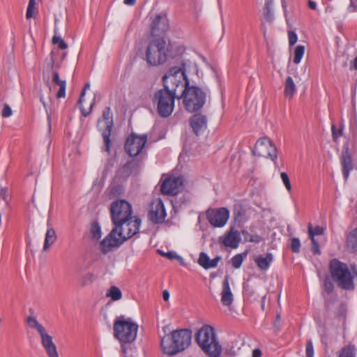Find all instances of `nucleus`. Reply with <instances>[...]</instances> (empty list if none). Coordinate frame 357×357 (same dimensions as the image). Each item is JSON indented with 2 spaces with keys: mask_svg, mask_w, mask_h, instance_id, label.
<instances>
[{
  "mask_svg": "<svg viewBox=\"0 0 357 357\" xmlns=\"http://www.w3.org/2000/svg\"><path fill=\"white\" fill-rule=\"evenodd\" d=\"M114 227L102 241L101 250L103 253L109 252L113 248H117L123 242L138 234L141 219L138 217L114 223Z\"/></svg>",
  "mask_w": 357,
  "mask_h": 357,
  "instance_id": "1",
  "label": "nucleus"
},
{
  "mask_svg": "<svg viewBox=\"0 0 357 357\" xmlns=\"http://www.w3.org/2000/svg\"><path fill=\"white\" fill-rule=\"evenodd\" d=\"M192 334L188 329L172 331L162 337L160 347L163 354L174 356L184 351L191 343Z\"/></svg>",
  "mask_w": 357,
  "mask_h": 357,
  "instance_id": "2",
  "label": "nucleus"
},
{
  "mask_svg": "<svg viewBox=\"0 0 357 357\" xmlns=\"http://www.w3.org/2000/svg\"><path fill=\"white\" fill-rule=\"evenodd\" d=\"M330 272L333 282L339 287L345 290L354 289V281L357 277V272L354 269H350L346 264L333 259L330 263Z\"/></svg>",
  "mask_w": 357,
  "mask_h": 357,
  "instance_id": "3",
  "label": "nucleus"
},
{
  "mask_svg": "<svg viewBox=\"0 0 357 357\" xmlns=\"http://www.w3.org/2000/svg\"><path fill=\"white\" fill-rule=\"evenodd\" d=\"M196 341L202 350L210 357H219L220 356L222 347L212 326H203L196 334Z\"/></svg>",
  "mask_w": 357,
  "mask_h": 357,
  "instance_id": "4",
  "label": "nucleus"
},
{
  "mask_svg": "<svg viewBox=\"0 0 357 357\" xmlns=\"http://www.w3.org/2000/svg\"><path fill=\"white\" fill-rule=\"evenodd\" d=\"M208 91L197 86H190L189 81L185 82V88L182 91L183 103L187 111L195 112L204 105Z\"/></svg>",
  "mask_w": 357,
  "mask_h": 357,
  "instance_id": "5",
  "label": "nucleus"
},
{
  "mask_svg": "<svg viewBox=\"0 0 357 357\" xmlns=\"http://www.w3.org/2000/svg\"><path fill=\"white\" fill-rule=\"evenodd\" d=\"M114 336L122 344L131 343L137 337L138 325L123 315L117 317L113 324Z\"/></svg>",
  "mask_w": 357,
  "mask_h": 357,
  "instance_id": "6",
  "label": "nucleus"
},
{
  "mask_svg": "<svg viewBox=\"0 0 357 357\" xmlns=\"http://www.w3.org/2000/svg\"><path fill=\"white\" fill-rule=\"evenodd\" d=\"M185 67L186 63L182 61L169 69L162 78L164 89L176 94L178 88H185V82L188 81L185 73Z\"/></svg>",
  "mask_w": 357,
  "mask_h": 357,
  "instance_id": "7",
  "label": "nucleus"
},
{
  "mask_svg": "<svg viewBox=\"0 0 357 357\" xmlns=\"http://www.w3.org/2000/svg\"><path fill=\"white\" fill-rule=\"evenodd\" d=\"M168 45L162 37H154L146 47V60L151 66H158L166 61Z\"/></svg>",
  "mask_w": 357,
  "mask_h": 357,
  "instance_id": "8",
  "label": "nucleus"
},
{
  "mask_svg": "<svg viewBox=\"0 0 357 357\" xmlns=\"http://www.w3.org/2000/svg\"><path fill=\"white\" fill-rule=\"evenodd\" d=\"M176 94L165 89H160L154 94L153 102L157 103L158 114L162 117L169 116L174 110Z\"/></svg>",
  "mask_w": 357,
  "mask_h": 357,
  "instance_id": "9",
  "label": "nucleus"
},
{
  "mask_svg": "<svg viewBox=\"0 0 357 357\" xmlns=\"http://www.w3.org/2000/svg\"><path fill=\"white\" fill-rule=\"evenodd\" d=\"M109 210L113 224L136 217L132 215L131 204L124 199H117L112 202Z\"/></svg>",
  "mask_w": 357,
  "mask_h": 357,
  "instance_id": "10",
  "label": "nucleus"
},
{
  "mask_svg": "<svg viewBox=\"0 0 357 357\" xmlns=\"http://www.w3.org/2000/svg\"><path fill=\"white\" fill-rule=\"evenodd\" d=\"M98 127L102 132L105 151L109 152L110 149V135L113 127V115L110 107H106L102 112V116L98 121Z\"/></svg>",
  "mask_w": 357,
  "mask_h": 357,
  "instance_id": "11",
  "label": "nucleus"
},
{
  "mask_svg": "<svg viewBox=\"0 0 357 357\" xmlns=\"http://www.w3.org/2000/svg\"><path fill=\"white\" fill-rule=\"evenodd\" d=\"M253 153L256 155L275 160L278 157L277 148L268 137L259 139L255 146Z\"/></svg>",
  "mask_w": 357,
  "mask_h": 357,
  "instance_id": "12",
  "label": "nucleus"
},
{
  "mask_svg": "<svg viewBox=\"0 0 357 357\" xmlns=\"http://www.w3.org/2000/svg\"><path fill=\"white\" fill-rule=\"evenodd\" d=\"M147 141L146 135L138 136L131 134L126 139L125 149L131 157L138 155L144 149Z\"/></svg>",
  "mask_w": 357,
  "mask_h": 357,
  "instance_id": "13",
  "label": "nucleus"
},
{
  "mask_svg": "<svg viewBox=\"0 0 357 357\" xmlns=\"http://www.w3.org/2000/svg\"><path fill=\"white\" fill-rule=\"evenodd\" d=\"M229 211L226 208H211L206 211V218L209 223L215 227H222L227 222Z\"/></svg>",
  "mask_w": 357,
  "mask_h": 357,
  "instance_id": "14",
  "label": "nucleus"
},
{
  "mask_svg": "<svg viewBox=\"0 0 357 357\" xmlns=\"http://www.w3.org/2000/svg\"><path fill=\"white\" fill-rule=\"evenodd\" d=\"M166 211L162 201L160 198L153 199L149 206V218L154 224L163 222Z\"/></svg>",
  "mask_w": 357,
  "mask_h": 357,
  "instance_id": "15",
  "label": "nucleus"
},
{
  "mask_svg": "<svg viewBox=\"0 0 357 357\" xmlns=\"http://www.w3.org/2000/svg\"><path fill=\"white\" fill-rule=\"evenodd\" d=\"M183 187L181 177L169 176L165 178L160 186V191L163 195H175L178 194Z\"/></svg>",
  "mask_w": 357,
  "mask_h": 357,
  "instance_id": "16",
  "label": "nucleus"
},
{
  "mask_svg": "<svg viewBox=\"0 0 357 357\" xmlns=\"http://www.w3.org/2000/svg\"><path fill=\"white\" fill-rule=\"evenodd\" d=\"M241 241L240 233L238 230L231 228L223 236L219 238V242L232 249H236L238 247Z\"/></svg>",
  "mask_w": 357,
  "mask_h": 357,
  "instance_id": "17",
  "label": "nucleus"
},
{
  "mask_svg": "<svg viewBox=\"0 0 357 357\" xmlns=\"http://www.w3.org/2000/svg\"><path fill=\"white\" fill-rule=\"evenodd\" d=\"M189 121L193 132L197 135L205 130L207 128V119L206 116L202 114L193 115L190 119Z\"/></svg>",
  "mask_w": 357,
  "mask_h": 357,
  "instance_id": "18",
  "label": "nucleus"
},
{
  "mask_svg": "<svg viewBox=\"0 0 357 357\" xmlns=\"http://www.w3.org/2000/svg\"><path fill=\"white\" fill-rule=\"evenodd\" d=\"M167 28V20L160 15H157L153 20L151 24V34L153 38L161 37Z\"/></svg>",
  "mask_w": 357,
  "mask_h": 357,
  "instance_id": "19",
  "label": "nucleus"
},
{
  "mask_svg": "<svg viewBox=\"0 0 357 357\" xmlns=\"http://www.w3.org/2000/svg\"><path fill=\"white\" fill-rule=\"evenodd\" d=\"M41 344L49 357H59L56 347L53 342L52 337L45 333L40 336Z\"/></svg>",
  "mask_w": 357,
  "mask_h": 357,
  "instance_id": "20",
  "label": "nucleus"
},
{
  "mask_svg": "<svg viewBox=\"0 0 357 357\" xmlns=\"http://www.w3.org/2000/svg\"><path fill=\"white\" fill-rule=\"evenodd\" d=\"M221 291V302L225 306L230 305L234 300V296L229 287V276L226 275L222 282Z\"/></svg>",
  "mask_w": 357,
  "mask_h": 357,
  "instance_id": "21",
  "label": "nucleus"
},
{
  "mask_svg": "<svg viewBox=\"0 0 357 357\" xmlns=\"http://www.w3.org/2000/svg\"><path fill=\"white\" fill-rule=\"evenodd\" d=\"M52 83L54 85L59 86V90L56 94V97L59 98H64L66 97V82L61 79L57 71H53L52 75Z\"/></svg>",
  "mask_w": 357,
  "mask_h": 357,
  "instance_id": "22",
  "label": "nucleus"
},
{
  "mask_svg": "<svg viewBox=\"0 0 357 357\" xmlns=\"http://www.w3.org/2000/svg\"><path fill=\"white\" fill-rule=\"evenodd\" d=\"M220 257L218 256L213 259H210L208 256L204 252H201L198 259V264L204 269H209L215 268L218 266V261L220 260Z\"/></svg>",
  "mask_w": 357,
  "mask_h": 357,
  "instance_id": "23",
  "label": "nucleus"
},
{
  "mask_svg": "<svg viewBox=\"0 0 357 357\" xmlns=\"http://www.w3.org/2000/svg\"><path fill=\"white\" fill-rule=\"evenodd\" d=\"M273 260V256L270 252L266 253L265 256H257L254 259L255 264L261 271L268 270Z\"/></svg>",
  "mask_w": 357,
  "mask_h": 357,
  "instance_id": "24",
  "label": "nucleus"
},
{
  "mask_svg": "<svg viewBox=\"0 0 357 357\" xmlns=\"http://www.w3.org/2000/svg\"><path fill=\"white\" fill-rule=\"evenodd\" d=\"M341 165L342 167L344 177L345 179H347L349 175V172L353 169L352 159L347 151L342 153Z\"/></svg>",
  "mask_w": 357,
  "mask_h": 357,
  "instance_id": "25",
  "label": "nucleus"
},
{
  "mask_svg": "<svg viewBox=\"0 0 357 357\" xmlns=\"http://www.w3.org/2000/svg\"><path fill=\"white\" fill-rule=\"evenodd\" d=\"M284 86V94L286 98L291 100L296 92V86L291 77L289 76L286 78Z\"/></svg>",
  "mask_w": 357,
  "mask_h": 357,
  "instance_id": "26",
  "label": "nucleus"
},
{
  "mask_svg": "<svg viewBox=\"0 0 357 357\" xmlns=\"http://www.w3.org/2000/svg\"><path fill=\"white\" fill-rule=\"evenodd\" d=\"M47 84L49 86V91H48V96L47 97V99L45 98L44 95L40 93V100L43 105L46 112L47 114L48 117L50 116L49 111L51 112L52 110V98L50 96L51 91L53 88V85L50 84L49 81H47Z\"/></svg>",
  "mask_w": 357,
  "mask_h": 357,
  "instance_id": "27",
  "label": "nucleus"
},
{
  "mask_svg": "<svg viewBox=\"0 0 357 357\" xmlns=\"http://www.w3.org/2000/svg\"><path fill=\"white\" fill-rule=\"evenodd\" d=\"M56 238L57 237L54 229L52 227L49 226L45 234L43 250H48L50 247L55 243Z\"/></svg>",
  "mask_w": 357,
  "mask_h": 357,
  "instance_id": "28",
  "label": "nucleus"
},
{
  "mask_svg": "<svg viewBox=\"0 0 357 357\" xmlns=\"http://www.w3.org/2000/svg\"><path fill=\"white\" fill-rule=\"evenodd\" d=\"M26 323L30 328L36 330L40 336L47 333L44 326L40 324L34 317H28L26 319Z\"/></svg>",
  "mask_w": 357,
  "mask_h": 357,
  "instance_id": "29",
  "label": "nucleus"
},
{
  "mask_svg": "<svg viewBox=\"0 0 357 357\" xmlns=\"http://www.w3.org/2000/svg\"><path fill=\"white\" fill-rule=\"evenodd\" d=\"M90 87V84L89 83H87L86 84V85L84 86L82 93H81V96L79 99V101H78V104L79 105V107H80V109L82 111V115L84 116H87L92 111V109H93V107L94 105V101L90 105V107H89V109H84V107L82 106V102H83V100H84V96H85V93H86V91L89 89Z\"/></svg>",
  "mask_w": 357,
  "mask_h": 357,
  "instance_id": "30",
  "label": "nucleus"
},
{
  "mask_svg": "<svg viewBox=\"0 0 357 357\" xmlns=\"http://www.w3.org/2000/svg\"><path fill=\"white\" fill-rule=\"evenodd\" d=\"M347 246L354 250H357V228L352 230L347 238Z\"/></svg>",
  "mask_w": 357,
  "mask_h": 357,
  "instance_id": "31",
  "label": "nucleus"
},
{
  "mask_svg": "<svg viewBox=\"0 0 357 357\" xmlns=\"http://www.w3.org/2000/svg\"><path fill=\"white\" fill-rule=\"evenodd\" d=\"M337 357H356V347L352 344L343 347L338 352Z\"/></svg>",
  "mask_w": 357,
  "mask_h": 357,
  "instance_id": "32",
  "label": "nucleus"
},
{
  "mask_svg": "<svg viewBox=\"0 0 357 357\" xmlns=\"http://www.w3.org/2000/svg\"><path fill=\"white\" fill-rule=\"evenodd\" d=\"M273 0H265L263 12L265 19L268 22H271L273 20Z\"/></svg>",
  "mask_w": 357,
  "mask_h": 357,
  "instance_id": "33",
  "label": "nucleus"
},
{
  "mask_svg": "<svg viewBox=\"0 0 357 357\" xmlns=\"http://www.w3.org/2000/svg\"><path fill=\"white\" fill-rule=\"evenodd\" d=\"M106 296L110 297L113 301H119L121 298L122 294L119 288L112 286L107 291Z\"/></svg>",
  "mask_w": 357,
  "mask_h": 357,
  "instance_id": "34",
  "label": "nucleus"
},
{
  "mask_svg": "<svg viewBox=\"0 0 357 357\" xmlns=\"http://www.w3.org/2000/svg\"><path fill=\"white\" fill-rule=\"evenodd\" d=\"M96 280V275L92 273H87L82 276L79 282L82 287L91 284Z\"/></svg>",
  "mask_w": 357,
  "mask_h": 357,
  "instance_id": "35",
  "label": "nucleus"
},
{
  "mask_svg": "<svg viewBox=\"0 0 357 357\" xmlns=\"http://www.w3.org/2000/svg\"><path fill=\"white\" fill-rule=\"evenodd\" d=\"M158 252L162 255V256H164L166 258L169 259H176L179 261V263L181 264V265H185V261H184V259L178 256L175 252H164L161 250H158Z\"/></svg>",
  "mask_w": 357,
  "mask_h": 357,
  "instance_id": "36",
  "label": "nucleus"
},
{
  "mask_svg": "<svg viewBox=\"0 0 357 357\" xmlns=\"http://www.w3.org/2000/svg\"><path fill=\"white\" fill-rule=\"evenodd\" d=\"M305 52V47L303 45H298L294 50V63L298 64Z\"/></svg>",
  "mask_w": 357,
  "mask_h": 357,
  "instance_id": "37",
  "label": "nucleus"
},
{
  "mask_svg": "<svg viewBox=\"0 0 357 357\" xmlns=\"http://www.w3.org/2000/svg\"><path fill=\"white\" fill-rule=\"evenodd\" d=\"M36 0H29L26 13V18L27 20L31 19V17H35L36 13Z\"/></svg>",
  "mask_w": 357,
  "mask_h": 357,
  "instance_id": "38",
  "label": "nucleus"
},
{
  "mask_svg": "<svg viewBox=\"0 0 357 357\" xmlns=\"http://www.w3.org/2000/svg\"><path fill=\"white\" fill-rule=\"evenodd\" d=\"M92 238L95 240H99L101 237V229L98 224L93 225L91 229Z\"/></svg>",
  "mask_w": 357,
  "mask_h": 357,
  "instance_id": "39",
  "label": "nucleus"
},
{
  "mask_svg": "<svg viewBox=\"0 0 357 357\" xmlns=\"http://www.w3.org/2000/svg\"><path fill=\"white\" fill-rule=\"evenodd\" d=\"M280 178L287 189L290 192L291 191V184L289 178V176L286 172H282L280 174Z\"/></svg>",
  "mask_w": 357,
  "mask_h": 357,
  "instance_id": "40",
  "label": "nucleus"
},
{
  "mask_svg": "<svg viewBox=\"0 0 357 357\" xmlns=\"http://www.w3.org/2000/svg\"><path fill=\"white\" fill-rule=\"evenodd\" d=\"M243 234L245 235V239L247 241L252 243H259L261 241V238L259 235H253L249 234L248 232L244 231H243Z\"/></svg>",
  "mask_w": 357,
  "mask_h": 357,
  "instance_id": "41",
  "label": "nucleus"
},
{
  "mask_svg": "<svg viewBox=\"0 0 357 357\" xmlns=\"http://www.w3.org/2000/svg\"><path fill=\"white\" fill-rule=\"evenodd\" d=\"M243 261V258L241 255L238 254L234 256L231 258V264L232 266L235 268H238L241 267Z\"/></svg>",
  "mask_w": 357,
  "mask_h": 357,
  "instance_id": "42",
  "label": "nucleus"
},
{
  "mask_svg": "<svg viewBox=\"0 0 357 357\" xmlns=\"http://www.w3.org/2000/svg\"><path fill=\"white\" fill-rule=\"evenodd\" d=\"M52 42L54 44L58 45L59 47L61 50H66L68 47V45L59 36H54L52 38Z\"/></svg>",
  "mask_w": 357,
  "mask_h": 357,
  "instance_id": "43",
  "label": "nucleus"
},
{
  "mask_svg": "<svg viewBox=\"0 0 357 357\" xmlns=\"http://www.w3.org/2000/svg\"><path fill=\"white\" fill-rule=\"evenodd\" d=\"M301 243L298 238H293L291 241V249L294 252H298L300 251Z\"/></svg>",
  "mask_w": 357,
  "mask_h": 357,
  "instance_id": "44",
  "label": "nucleus"
},
{
  "mask_svg": "<svg viewBox=\"0 0 357 357\" xmlns=\"http://www.w3.org/2000/svg\"><path fill=\"white\" fill-rule=\"evenodd\" d=\"M12 114H13V111H12L10 107L8 105L5 104L3 106V110H2V114H1L3 118H8V117H10Z\"/></svg>",
  "mask_w": 357,
  "mask_h": 357,
  "instance_id": "45",
  "label": "nucleus"
},
{
  "mask_svg": "<svg viewBox=\"0 0 357 357\" xmlns=\"http://www.w3.org/2000/svg\"><path fill=\"white\" fill-rule=\"evenodd\" d=\"M288 37H289V45L292 46L297 42V35L296 33L293 31H289L288 32Z\"/></svg>",
  "mask_w": 357,
  "mask_h": 357,
  "instance_id": "46",
  "label": "nucleus"
},
{
  "mask_svg": "<svg viewBox=\"0 0 357 357\" xmlns=\"http://www.w3.org/2000/svg\"><path fill=\"white\" fill-rule=\"evenodd\" d=\"M314 349L311 340H309L306 344V356L313 357Z\"/></svg>",
  "mask_w": 357,
  "mask_h": 357,
  "instance_id": "47",
  "label": "nucleus"
},
{
  "mask_svg": "<svg viewBox=\"0 0 357 357\" xmlns=\"http://www.w3.org/2000/svg\"><path fill=\"white\" fill-rule=\"evenodd\" d=\"M308 235L312 241V245H319V243L316 241L314 236V232L312 231V225L310 223L308 225Z\"/></svg>",
  "mask_w": 357,
  "mask_h": 357,
  "instance_id": "48",
  "label": "nucleus"
},
{
  "mask_svg": "<svg viewBox=\"0 0 357 357\" xmlns=\"http://www.w3.org/2000/svg\"><path fill=\"white\" fill-rule=\"evenodd\" d=\"M331 130H332V135H333V138L335 141H336V139L342 135V130L339 129V130H337L336 129V127L335 125H333L332 127H331Z\"/></svg>",
  "mask_w": 357,
  "mask_h": 357,
  "instance_id": "49",
  "label": "nucleus"
},
{
  "mask_svg": "<svg viewBox=\"0 0 357 357\" xmlns=\"http://www.w3.org/2000/svg\"><path fill=\"white\" fill-rule=\"evenodd\" d=\"M0 197L4 201L5 205H7V190L6 188H1L0 192Z\"/></svg>",
  "mask_w": 357,
  "mask_h": 357,
  "instance_id": "50",
  "label": "nucleus"
},
{
  "mask_svg": "<svg viewBox=\"0 0 357 357\" xmlns=\"http://www.w3.org/2000/svg\"><path fill=\"white\" fill-rule=\"evenodd\" d=\"M314 236L315 235H322L324 233V229L321 227L317 226L314 229L312 228Z\"/></svg>",
  "mask_w": 357,
  "mask_h": 357,
  "instance_id": "51",
  "label": "nucleus"
},
{
  "mask_svg": "<svg viewBox=\"0 0 357 357\" xmlns=\"http://www.w3.org/2000/svg\"><path fill=\"white\" fill-rule=\"evenodd\" d=\"M333 289V285L330 281H326L324 283V289L328 293L332 292Z\"/></svg>",
  "mask_w": 357,
  "mask_h": 357,
  "instance_id": "52",
  "label": "nucleus"
},
{
  "mask_svg": "<svg viewBox=\"0 0 357 357\" xmlns=\"http://www.w3.org/2000/svg\"><path fill=\"white\" fill-rule=\"evenodd\" d=\"M351 3L349 6V10L350 12H354L356 10L357 8V3L354 2V0H350Z\"/></svg>",
  "mask_w": 357,
  "mask_h": 357,
  "instance_id": "53",
  "label": "nucleus"
},
{
  "mask_svg": "<svg viewBox=\"0 0 357 357\" xmlns=\"http://www.w3.org/2000/svg\"><path fill=\"white\" fill-rule=\"evenodd\" d=\"M308 7L310 9L315 10L317 9V3H316V2H314L312 0H308Z\"/></svg>",
  "mask_w": 357,
  "mask_h": 357,
  "instance_id": "54",
  "label": "nucleus"
},
{
  "mask_svg": "<svg viewBox=\"0 0 357 357\" xmlns=\"http://www.w3.org/2000/svg\"><path fill=\"white\" fill-rule=\"evenodd\" d=\"M261 351L259 349H255L252 351V357H261Z\"/></svg>",
  "mask_w": 357,
  "mask_h": 357,
  "instance_id": "55",
  "label": "nucleus"
},
{
  "mask_svg": "<svg viewBox=\"0 0 357 357\" xmlns=\"http://www.w3.org/2000/svg\"><path fill=\"white\" fill-rule=\"evenodd\" d=\"M312 252L314 253V254H318L319 255L321 253V251L319 250V245H312Z\"/></svg>",
  "mask_w": 357,
  "mask_h": 357,
  "instance_id": "56",
  "label": "nucleus"
},
{
  "mask_svg": "<svg viewBox=\"0 0 357 357\" xmlns=\"http://www.w3.org/2000/svg\"><path fill=\"white\" fill-rule=\"evenodd\" d=\"M162 298H163V299L165 301H167L169 300V294L168 291L164 290L162 291Z\"/></svg>",
  "mask_w": 357,
  "mask_h": 357,
  "instance_id": "57",
  "label": "nucleus"
},
{
  "mask_svg": "<svg viewBox=\"0 0 357 357\" xmlns=\"http://www.w3.org/2000/svg\"><path fill=\"white\" fill-rule=\"evenodd\" d=\"M136 0H124L123 2L126 5L132 6L135 3Z\"/></svg>",
  "mask_w": 357,
  "mask_h": 357,
  "instance_id": "58",
  "label": "nucleus"
},
{
  "mask_svg": "<svg viewBox=\"0 0 357 357\" xmlns=\"http://www.w3.org/2000/svg\"><path fill=\"white\" fill-rule=\"evenodd\" d=\"M227 353L230 356H234L236 355V351L232 350L231 349L228 350V351H227Z\"/></svg>",
  "mask_w": 357,
  "mask_h": 357,
  "instance_id": "59",
  "label": "nucleus"
},
{
  "mask_svg": "<svg viewBox=\"0 0 357 357\" xmlns=\"http://www.w3.org/2000/svg\"><path fill=\"white\" fill-rule=\"evenodd\" d=\"M353 67L355 70H357V56L354 59Z\"/></svg>",
  "mask_w": 357,
  "mask_h": 357,
  "instance_id": "60",
  "label": "nucleus"
},
{
  "mask_svg": "<svg viewBox=\"0 0 357 357\" xmlns=\"http://www.w3.org/2000/svg\"><path fill=\"white\" fill-rule=\"evenodd\" d=\"M280 319V314H278L277 315V319Z\"/></svg>",
  "mask_w": 357,
  "mask_h": 357,
  "instance_id": "61",
  "label": "nucleus"
}]
</instances>
